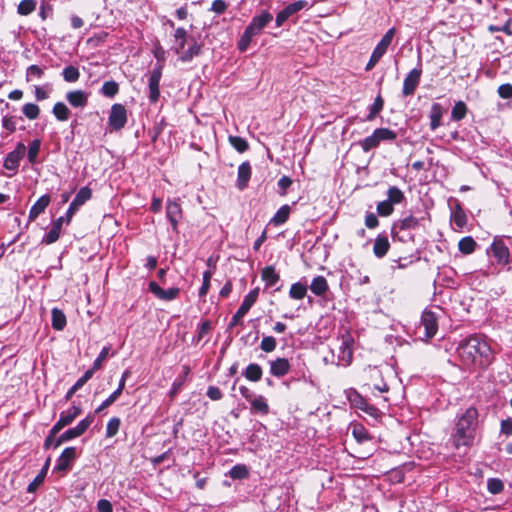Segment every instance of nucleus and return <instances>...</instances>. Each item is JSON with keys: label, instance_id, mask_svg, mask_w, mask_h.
<instances>
[{"label": "nucleus", "instance_id": "nucleus-6", "mask_svg": "<svg viewBox=\"0 0 512 512\" xmlns=\"http://www.w3.org/2000/svg\"><path fill=\"white\" fill-rule=\"evenodd\" d=\"M25 152L26 146L22 142H19L15 149L6 155L3 166L5 169L11 171V173L8 174V177H12L17 173L19 163L25 156Z\"/></svg>", "mask_w": 512, "mask_h": 512}, {"label": "nucleus", "instance_id": "nucleus-11", "mask_svg": "<svg viewBox=\"0 0 512 512\" xmlns=\"http://www.w3.org/2000/svg\"><path fill=\"white\" fill-rule=\"evenodd\" d=\"M421 324L425 330V338L431 339L438 331L437 316L430 310H425L421 316Z\"/></svg>", "mask_w": 512, "mask_h": 512}, {"label": "nucleus", "instance_id": "nucleus-28", "mask_svg": "<svg viewBox=\"0 0 512 512\" xmlns=\"http://www.w3.org/2000/svg\"><path fill=\"white\" fill-rule=\"evenodd\" d=\"M201 47L200 45L193 39L190 38V44L187 49H185L181 55L179 56V59L182 62H189L191 61L195 56H198L200 54Z\"/></svg>", "mask_w": 512, "mask_h": 512}, {"label": "nucleus", "instance_id": "nucleus-51", "mask_svg": "<svg viewBox=\"0 0 512 512\" xmlns=\"http://www.w3.org/2000/svg\"><path fill=\"white\" fill-rule=\"evenodd\" d=\"M118 91L119 85L115 81H106L101 88V93L109 98L114 97Z\"/></svg>", "mask_w": 512, "mask_h": 512}, {"label": "nucleus", "instance_id": "nucleus-38", "mask_svg": "<svg viewBox=\"0 0 512 512\" xmlns=\"http://www.w3.org/2000/svg\"><path fill=\"white\" fill-rule=\"evenodd\" d=\"M92 371H86L76 382L75 384L67 391L65 395V399L69 400L74 395V393L79 390L88 380L92 378Z\"/></svg>", "mask_w": 512, "mask_h": 512}, {"label": "nucleus", "instance_id": "nucleus-43", "mask_svg": "<svg viewBox=\"0 0 512 512\" xmlns=\"http://www.w3.org/2000/svg\"><path fill=\"white\" fill-rule=\"evenodd\" d=\"M62 76L66 82L74 83L79 80L80 72L77 67L70 65L63 69Z\"/></svg>", "mask_w": 512, "mask_h": 512}, {"label": "nucleus", "instance_id": "nucleus-50", "mask_svg": "<svg viewBox=\"0 0 512 512\" xmlns=\"http://www.w3.org/2000/svg\"><path fill=\"white\" fill-rule=\"evenodd\" d=\"M229 143L236 151L240 153L245 152L249 148L248 142L239 136H230Z\"/></svg>", "mask_w": 512, "mask_h": 512}, {"label": "nucleus", "instance_id": "nucleus-17", "mask_svg": "<svg viewBox=\"0 0 512 512\" xmlns=\"http://www.w3.org/2000/svg\"><path fill=\"white\" fill-rule=\"evenodd\" d=\"M395 32L396 30L394 27L390 28L378 42L371 55L380 60L392 43Z\"/></svg>", "mask_w": 512, "mask_h": 512}, {"label": "nucleus", "instance_id": "nucleus-57", "mask_svg": "<svg viewBox=\"0 0 512 512\" xmlns=\"http://www.w3.org/2000/svg\"><path fill=\"white\" fill-rule=\"evenodd\" d=\"M44 75V69L39 67L38 65H30L26 69V81H30L32 79H41Z\"/></svg>", "mask_w": 512, "mask_h": 512}, {"label": "nucleus", "instance_id": "nucleus-41", "mask_svg": "<svg viewBox=\"0 0 512 512\" xmlns=\"http://www.w3.org/2000/svg\"><path fill=\"white\" fill-rule=\"evenodd\" d=\"M307 286L300 282L291 285L289 290V296L295 300H301L306 296Z\"/></svg>", "mask_w": 512, "mask_h": 512}, {"label": "nucleus", "instance_id": "nucleus-34", "mask_svg": "<svg viewBox=\"0 0 512 512\" xmlns=\"http://www.w3.org/2000/svg\"><path fill=\"white\" fill-rule=\"evenodd\" d=\"M442 115L441 105L439 103L432 104L430 111V128L432 130H436L441 125Z\"/></svg>", "mask_w": 512, "mask_h": 512}, {"label": "nucleus", "instance_id": "nucleus-60", "mask_svg": "<svg viewBox=\"0 0 512 512\" xmlns=\"http://www.w3.org/2000/svg\"><path fill=\"white\" fill-rule=\"evenodd\" d=\"M393 205L390 201L384 200L377 204V213L380 216L387 217L393 213Z\"/></svg>", "mask_w": 512, "mask_h": 512}, {"label": "nucleus", "instance_id": "nucleus-33", "mask_svg": "<svg viewBox=\"0 0 512 512\" xmlns=\"http://www.w3.org/2000/svg\"><path fill=\"white\" fill-rule=\"evenodd\" d=\"M52 327L57 331H61L66 326V316L62 310L53 308L51 311Z\"/></svg>", "mask_w": 512, "mask_h": 512}, {"label": "nucleus", "instance_id": "nucleus-31", "mask_svg": "<svg viewBox=\"0 0 512 512\" xmlns=\"http://www.w3.org/2000/svg\"><path fill=\"white\" fill-rule=\"evenodd\" d=\"M290 211H291V208L289 205H287V204L283 205L282 207H280L277 210L275 215L271 218L270 224H272L274 226H280V225L284 224L289 218Z\"/></svg>", "mask_w": 512, "mask_h": 512}, {"label": "nucleus", "instance_id": "nucleus-26", "mask_svg": "<svg viewBox=\"0 0 512 512\" xmlns=\"http://www.w3.org/2000/svg\"><path fill=\"white\" fill-rule=\"evenodd\" d=\"M390 248L387 236L379 234L374 241L373 253L377 258L384 257Z\"/></svg>", "mask_w": 512, "mask_h": 512}, {"label": "nucleus", "instance_id": "nucleus-56", "mask_svg": "<svg viewBox=\"0 0 512 512\" xmlns=\"http://www.w3.org/2000/svg\"><path fill=\"white\" fill-rule=\"evenodd\" d=\"M277 342L273 336H264L260 343V348L266 353L273 352L276 349Z\"/></svg>", "mask_w": 512, "mask_h": 512}, {"label": "nucleus", "instance_id": "nucleus-3", "mask_svg": "<svg viewBox=\"0 0 512 512\" xmlns=\"http://www.w3.org/2000/svg\"><path fill=\"white\" fill-rule=\"evenodd\" d=\"M273 20V15L268 11H262L259 15L252 18L249 25L243 32L239 42L238 49L244 52L248 49L252 38L259 35L261 31Z\"/></svg>", "mask_w": 512, "mask_h": 512}, {"label": "nucleus", "instance_id": "nucleus-14", "mask_svg": "<svg viewBox=\"0 0 512 512\" xmlns=\"http://www.w3.org/2000/svg\"><path fill=\"white\" fill-rule=\"evenodd\" d=\"M166 216L174 231H177L179 220L182 217V208L179 200H168L166 206Z\"/></svg>", "mask_w": 512, "mask_h": 512}, {"label": "nucleus", "instance_id": "nucleus-36", "mask_svg": "<svg viewBox=\"0 0 512 512\" xmlns=\"http://www.w3.org/2000/svg\"><path fill=\"white\" fill-rule=\"evenodd\" d=\"M52 113L55 118L59 121H67L70 116V110L63 102H57L54 104Z\"/></svg>", "mask_w": 512, "mask_h": 512}, {"label": "nucleus", "instance_id": "nucleus-4", "mask_svg": "<svg viewBox=\"0 0 512 512\" xmlns=\"http://www.w3.org/2000/svg\"><path fill=\"white\" fill-rule=\"evenodd\" d=\"M396 137V132L389 128H377L370 136L359 141V145L364 152H369L370 150L377 148L381 142L394 141Z\"/></svg>", "mask_w": 512, "mask_h": 512}, {"label": "nucleus", "instance_id": "nucleus-49", "mask_svg": "<svg viewBox=\"0 0 512 512\" xmlns=\"http://www.w3.org/2000/svg\"><path fill=\"white\" fill-rule=\"evenodd\" d=\"M22 112L29 120H35L39 117L40 108L34 103H26L22 107Z\"/></svg>", "mask_w": 512, "mask_h": 512}, {"label": "nucleus", "instance_id": "nucleus-55", "mask_svg": "<svg viewBox=\"0 0 512 512\" xmlns=\"http://www.w3.org/2000/svg\"><path fill=\"white\" fill-rule=\"evenodd\" d=\"M120 425H121L120 418H118V417L111 418L108 421L107 426H106V437H108V438L114 437L118 433Z\"/></svg>", "mask_w": 512, "mask_h": 512}, {"label": "nucleus", "instance_id": "nucleus-45", "mask_svg": "<svg viewBox=\"0 0 512 512\" xmlns=\"http://www.w3.org/2000/svg\"><path fill=\"white\" fill-rule=\"evenodd\" d=\"M48 465H49V461L46 462L45 466L43 467V469L40 471V473L34 478V480L28 485L27 487V491L29 493H33L35 492L38 487L43 483L44 481V478L46 476V472H47V468H48Z\"/></svg>", "mask_w": 512, "mask_h": 512}, {"label": "nucleus", "instance_id": "nucleus-30", "mask_svg": "<svg viewBox=\"0 0 512 512\" xmlns=\"http://www.w3.org/2000/svg\"><path fill=\"white\" fill-rule=\"evenodd\" d=\"M310 290L312 293H314L317 296L324 295L328 290V283L325 277L323 276H317L314 277L311 284H310Z\"/></svg>", "mask_w": 512, "mask_h": 512}, {"label": "nucleus", "instance_id": "nucleus-37", "mask_svg": "<svg viewBox=\"0 0 512 512\" xmlns=\"http://www.w3.org/2000/svg\"><path fill=\"white\" fill-rule=\"evenodd\" d=\"M352 435L358 443H364L371 439L367 429L359 423L352 426Z\"/></svg>", "mask_w": 512, "mask_h": 512}, {"label": "nucleus", "instance_id": "nucleus-61", "mask_svg": "<svg viewBox=\"0 0 512 512\" xmlns=\"http://www.w3.org/2000/svg\"><path fill=\"white\" fill-rule=\"evenodd\" d=\"M94 422V413H89L84 419H82L76 427L79 431L80 436L83 435L89 426Z\"/></svg>", "mask_w": 512, "mask_h": 512}, {"label": "nucleus", "instance_id": "nucleus-52", "mask_svg": "<svg viewBox=\"0 0 512 512\" xmlns=\"http://www.w3.org/2000/svg\"><path fill=\"white\" fill-rule=\"evenodd\" d=\"M36 8L35 0H22L17 8V12L20 15L26 16L32 13Z\"/></svg>", "mask_w": 512, "mask_h": 512}, {"label": "nucleus", "instance_id": "nucleus-20", "mask_svg": "<svg viewBox=\"0 0 512 512\" xmlns=\"http://www.w3.org/2000/svg\"><path fill=\"white\" fill-rule=\"evenodd\" d=\"M89 99V93L83 90H72L66 94V100L74 108H84Z\"/></svg>", "mask_w": 512, "mask_h": 512}, {"label": "nucleus", "instance_id": "nucleus-32", "mask_svg": "<svg viewBox=\"0 0 512 512\" xmlns=\"http://www.w3.org/2000/svg\"><path fill=\"white\" fill-rule=\"evenodd\" d=\"M262 280L266 283L267 286H274L279 281V274L276 272L273 266H267L263 268L261 272Z\"/></svg>", "mask_w": 512, "mask_h": 512}, {"label": "nucleus", "instance_id": "nucleus-24", "mask_svg": "<svg viewBox=\"0 0 512 512\" xmlns=\"http://www.w3.org/2000/svg\"><path fill=\"white\" fill-rule=\"evenodd\" d=\"M51 198L49 195H42L31 207L28 215L29 221H34L49 206Z\"/></svg>", "mask_w": 512, "mask_h": 512}, {"label": "nucleus", "instance_id": "nucleus-54", "mask_svg": "<svg viewBox=\"0 0 512 512\" xmlns=\"http://www.w3.org/2000/svg\"><path fill=\"white\" fill-rule=\"evenodd\" d=\"M109 350H110V347L109 346H105L102 348V350L100 351L99 355L97 356V358L95 359L94 363H93V366L92 368L88 369L87 371H92V375L94 374L95 371H97L98 369L101 368L102 366V363L107 359L108 357V354H109Z\"/></svg>", "mask_w": 512, "mask_h": 512}, {"label": "nucleus", "instance_id": "nucleus-64", "mask_svg": "<svg viewBox=\"0 0 512 512\" xmlns=\"http://www.w3.org/2000/svg\"><path fill=\"white\" fill-rule=\"evenodd\" d=\"M498 94L503 99L512 98V85L511 84H502L498 87Z\"/></svg>", "mask_w": 512, "mask_h": 512}, {"label": "nucleus", "instance_id": "nucleus-15", "mask_svg": "<svg viewBox=\"0 0 512 512\" xmlns=\"http://www.w3.org/2000/svg\"><path fill=\"white\" fill-rule=\"evenodd\" d=\"M149 290L159 299L164 301H172L180 294V289L171 287L169 289L161 288L156 282L149 283Z\"/></svg>", "mask_w": 512, "mask_h": 512}, {"label": "nucleus", "instance_id": "nucleus-19", "mask_svg": "<svg viewBox=\"0 0 512 512\" xmlns=\"http://www.w3.org/2000/svg\"><path fill=\"white\" fill-rule=\"evenodd\" d=\"M491 255L499 264H506L509 261V249L502 241H494L490 247Z\"/></svg>", "mask_w": 512, "mask_h": 512}, {"label": "nucleus", "instance_id": "nucleus-39", "mask_svg": "<svg viewBox=\"0 0 512 512\" xmlns=\"http://www.w3.org/2000/svg\"><path fill=\"white\" fill-rule=\"evenodd\" d=\"M451 220L458 228H463L467 224L466 213L459 204L455 206Z\"/></svg>", "mask_w": 512, "mask_h": 512}, {"label": "nucleus", "instance_id": "nucleus-18", "mask_svg": "<svg viewBox=\"0 0 512 512\" xmlns=\"http://www.w3.org/2000/svg\"><path fill=\"white\" fill-rule=\"evenodd\" d=\"M66 224V216H61L53 221L52 227L49 232L43 237L42 243L50 245L55 243L61 234L63 224Z\"/></svg>", "mask_w": 512, "mask_h": 512}, {"label": "nucleus", "instance_id": "nucleus-22", "mask_svg": "<svg viewBox=\"0 0 512 512\" xmlns=\"http://www.w3.org/2000/svg\"><path fill=\"white\" fill-rule=\"evenodd\" d=\"M76 458V448L75 447H67L63 450L59 458L57 459V463L55 469L58 471H65L68 469L70 462Z\"/></svg>", "mask_w": 512, "mask_h": 512}, {"label": "nucleus", "instance_id": "nucleus-29", "mask_svg": "<svg viewBox=\"0 0 512 512\" xmlns=\"http://www.w3.org/2000/svg\"><path fill=\"white\" fill-rule=\"evenodd\" d=\"M251 411L254 413H260L267 415L269 413V405L266 398L262 395L254 397L251 402Z\"/></svg>", "mask_w": 512, "mask_h": 512}, {"label": "nucleus", "instance_id": "nucleus-8", "mask_svg": "<svg viewBox=\"0 0 512 512\" xmlns=\"http://www.w3.org/2000/svg\"><path fill=\"white\" fill-rule=\"evenodd\" d=\"M258 294H259V289L255 288V289L251 290L244 297V300L242 301L240 307L238 308V310L236 311V313L232 317L231 324H230L231 326L236 325L240 321V319L243 318L248 313L250 308L257 301Z\"/></svg>", "mask_w": 512, "mask_h": 512}, {"label": "nucleus", "instance_id": "nucleus-58", "mask_svg": "<svg viewBox=\"0 0 512 512\" xmlns=\"http://www.w3.org/2000/svg\"><path fill=\"white\" fill-rule=\"evenodd\" d=\"M383 106H384V101H383L382 97L380 95H378L375 98L374 103L370 107V112L367 116V120H369V121L373 120L376 117V115L383 109Z\"/></svg>", "mask_w": 512, "mask_h": 512}, {"label": "nucleus", "instance_id": "nucleus-10", "mask_svg": "<svg viewBox=\"0 0 512 512\" xmlns=\"http://www.w3.org/2000/svg\"><path fill=\"white\" fill-rule=\"evenodd\" d=\"M422 75L421 68L417 67L412 69L403 81L402 94L404 96H410L414 94L417 86L419 85L420 78Z\"/></svg>", "mask_w": 512, "mask_h": 512}, {"label": "nucleus", "instance_id": "nucleus-9", "mask_svg": "<svg viewBox=\"0 0 512 512\" xmlns=\"http://www.w3.org/2000/svg\"><path fill=\"white\" fill-rule=\"evenodd\" d=\"M109 125L113 130L122 129L127 122V111L122 104H113L109 115Z\"/></svg>", "mask_w": 512, "mask_h": 512}, {"label": "nucleus", "instance_id": "nucleus-5", "mask_svg": "<svg viewBox=\"0 0 512 512\" xmlns=\"http://www.w3.org/2000/svg\"><path fill=\"white\" fill-rule=\"evenodd\" d=\"M353 344L354 339L349 332L341 335V345L338 349V365L348 366L353 359Z\"/></svg>", "mask_w": 512, "mask_h": 512}, {"label": "nucleus", "instance_id": "nucleus-59", "mask_svg": "<svg viewBox=\"0 0 512 512\" xmlns=\"http://www.w3.org/2000/svg\"><path fill=\"white\" fill-rule=\"evenodd\" d=\"M487 489L492 494H498L503 491L504 484L500 479L490 478L487 481Z\"/></svg>", "mask_w": 512, "mask_h": 512}, {"label": "nucleus", "instance_id": "nucleus-7", "mask_svg": "<svg viewBox=\"0 0 512 512\" xmlns=\"http://www.w3.org/2000/svg\"><path fill=\"white\" fill-rule=\"evenodd\" d=\"M92 196V191L88 187H82L76 194L73 201L70 203L66 211V225H69L73 215L79 210V208L88 201Z\"/></svg>", "mask_w": 512, "mask_h": 512}, {"label": "nucleus", "instance_id": "nucleus-46", "mask_svg": "<svg viewBox=\"0 0 512 512\" xmlns=\"http://www.w3.org/2000/svg\"><path fill=\"white\" fill-rule=\"evenodd\" d=\"M40 147H41V141L39 139H34L30 143L28 151H27V158H28L29 163H31V164L36 163L37 156L40 151Z\"/></svg>", "mask_w": 512, "mask_h": 512}, {"label": "nucleus", "instance_id": "nucleus-63", "mask_svg": "<svg viewBox=\"0 0 512 512\" xmlns=\"http://www.w3.org/2000/svg\"><path fill=\"white\" fill-rule=\"evenodd\" d=\"M419 225V220L410 215L408 217H405L400 224L401 229H415Z\"/></svg>", "mask_w": 512, "mask_h": 512}, {"label": "nucleus", "instance_id": "nucleus-44", "mask_svg": "<svg viewBox=\"0 0 512 512\" xmlns=\"http://www.w3.org/2000/svg\"><path fill=\"white\" fill-rule=\"evenodd\" d=\"M475 247L476 242L470 236L463 237L458 243L459 250L464 254H471L472 252H474Z\"/></svg>", "mask_w": 512, "mask_h": 512}, {"label": "nucleus", "instance_id": "nucleus-25", "mask_svg": "<svg viewBox=\"0 0 512 512\" xmlns=\"http://www.w3.org/2000/svg\"><path fill=\"white\" fill-rule=\"evenodd\" d=\"M251 177V166L249 162H243L238 167L237 187L243 190L247 187Z\"/></svg>", "mask_w": 512, "mask_h": 512}, {"label": "nucleus", "instance_id": "nucleus-23", "mask_svg": "<svg viewBox=\"0 0 512 512\" xmlns=\"http://www.w3.org/2000/svg\"><path fill=\"white\" fill-rule=\"evenodd\" d=\"M175 43L172 47V50L177 54L181 55V53L185 50V45L190 44V39L187 36V31L180 27L175 30L174 33Z\"/></svg>", "mask_w": 512, "mask_h": 512}, {"label": "nucleus", "instance_id": "nucleus-1", "mask_svg": "<svg viewBox=\"0 0 512 512\" xmlns=\"http://www.w3.org/2000/svg\"><path fill=\"white\" fill-rule=\"evenodd\" d=\"M457 354L467 368H487L494 361V351L485 337L471 335L463 339L458 347Z\"/></svg>", "mask_w": 512, "mask_h": 512}, {"label": "nucleus", "instance_id": "nucleus-35", "mask_svg": "<svg viewBox=\"0 0 512 512\" xmlns=\"http://www.w3.org/2000/svg\"><path fill=\"white\" fill-rule=\"evenodd\" d=\"M243 375L247 380L257 382L262 377V368L259 364L256 363L249 364L246 367Z\"/></svg>", "mask_w": 512, "mask_h": 512}, {"label": "nucleus", "instance_id": "nucleus-21", "mask_svg": "<svg viewBox=\"0 0 512 512\" xmlns=\"http://www.w3.org/2000/svg\"><path fill=\"white\" fill-rule=\"evenodd\" d=\"M291 365L286 358H277L270 362V373L275 377H283L290 371Z\"/></svg>", "mask_w": 512, "mask_h": 512}, {"label": "nucleus", "instance_id": "nucleus-47", "mask_svg": "<svg viewBox=\"0 0 512 512\" xmlns=\"http://www.w3.org/2000/svg\"><path fill=\"white\" fill-rule=\"evenodd\" d=\"M248 475H249V470L246 467V465H243V464L235 465L229 471V476L232 479H244V478L248 477Z\"/></svg>", "mask_w": 512, "mask_h": 512}, {"label": "nucleus", "instance_id": "nucleus-16", "mask_svg": "<svg viewBox=\"0 0 512 512\" xmlns=\"http://www.w3.org/2000/svg\"><path fill=\"white\" fill-rule=\"evenodd\" d=\"M129 376H130V371L125 370L121 376V379L119 381L117 389L114 391V394H111L107 399H105L101 403V405L95 410V413L101 412L103 409L112 405L118 399V397L122 394V392L125 388L126 379Z\"/></svg>", "mask_w": 512, "mask_h": 512}, {"label": "nucleus", "instance_id": "nucleus-27", "mask_svg": "<svg viewBox=\"0 0 512 512\" xmlns=\"http://www.w3.org/2000/svg\"><path fill=\"white\" fill-rule=\"evenodd\" d=\"M82 409L80 405L73 404L68 410L62 411L60 413L59 421L64 424V426L70 425L76 417L80 415Z\"/></svg>", "mask_w": 512, "mask_h": 512}, {"label": "nucleus", "instance_id": "nucleus-2", "mask_svg": "<svg viewBox=\"0 0 512 512\" xmlns=\"http://www.w3.org/2000/svg\"><path fill=\"white\" fill-rule=\"evenodd\" d=\"M478 426V411L474 407L467 408L458 418L452 434L455 448L469 447L473 444Z\"/></svg>", "mask_w": 512, "mask_h": 512}, {"label": "nucleus", "instance_id": "nucleus-48", "mask_svg": "<svg viewBox=\"0 0 512 512\" xmlns=\"http://www.w3.org/2000/svg\"><path fill=\"white\" fill-rule=\"evenodd\" d=\"M388 199L392 205L399 204L404 200L403 192L396 186H392L387 191Z\"/></svg>", "mask_w": 512, "mask_h": 512}, {"label": "nucleus", "instance_id": "nucleus-62", "mask_svg": "<svg viewBox=\"0 0 512 512\" xmlns=\"http://www.w3.org/2000/svg\"><path fill=\"white\" fill-rule=\"evenodd\" d=\"M211 277H212V273L210 271L207 270L203 273V283L199 289V297L203 298L208 293L209 288H210Z\"/></svg>", "mask_w": 512, "mask_h": 512}, {"label": "nucleus", "instance_id": "nucleus-40", "mask_svg": "<svg viewBox=\"0 0 512 512\" xmlns=\"http://www.w3.org/2000/svg\"><path fill=\"white\" fill-rule=\"evenodd\" d=\"M347 398L352 406L358 409H363L367 403L362 395H360L356 390L350 389L347 392Z\"/></svg>", "mask_w": 512, "mask_h": 512}, {"label": "nucleus", "instance_id": "nucleus-13", "mask_svg": "<svg viewBox=\"0 0 512 512\" xmlns=\"http://www.w3.org/2000/svg\"><path fill=\"white\" fill-rule=\"evenodd\" d=\"M307 1L305 0H298L294 3L289 4L286 6L283 10H281L275 19L276 26L280 27L283 25V23L293 14L301 11L307 6Z\"/></svg>", "mask_w": 512, "mask_h": 512}, {"label": "nucleus", "instance_id": "nucleus-42", "mask_svg": "<svg viewBox=\"0 0 512 512\" xmlns=\"http://www.w3.org/2000/svg\"><path fill=\"white\" fill-rule=\"evenodd\" d=\"M467 106L463 101H457L451 111V118L454 121H460L466 117Z\"/></svg>", "mask_w": 512, "mask_h": 512}, {"label": "nucleus", "instance_id": "nucleus-53", "mask_svg": "<svg viewBox=\"0 0 512 512\" xmlns=\"http://www.w3.org/2000/svg\"><path fill=\"white\" fill-rule=\"evenodd\" d=\"M79 431H77L76 427L70 428L66 430L64 433H62L55 443V448L60 446L62 443L67 442L71 439L79 437Z\"/></svg>", "mask_w": 512, "mask_h": 512}, {"label": "nucleus", "instance_id": "nucleus-12", "mask_svg": "<svg viewBox=\"0 0 512 512\" xmlns=\"http://www.w3.org/2000/svg\"><path fill=\"white\" fill-rule=\"evenodd\" d=\"M162 65H156L149 77V99L151 102H156L159 99L160 91L159 84L162 77Z\"/></svg>", "mask_w": 512, "mask_h": 512}]
</instances>
